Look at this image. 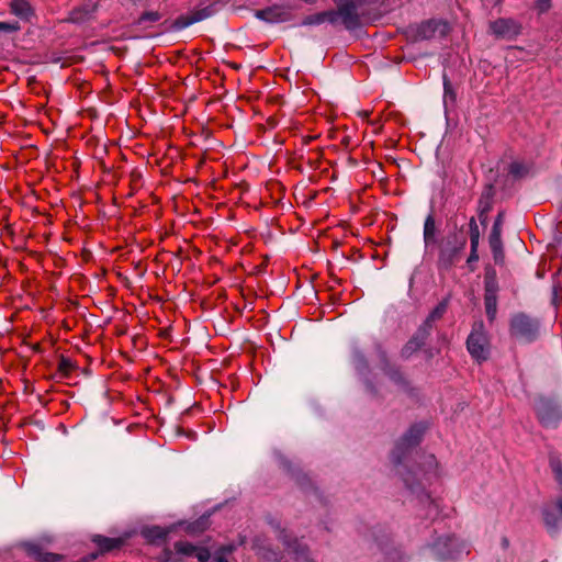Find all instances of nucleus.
<instances>
[{"mask_svg": "<svg viewBox=\"0 0 562 562\" xmlns=\"http://www.w3.org/2000/svg\"><path fill=\"white\" fill-rule=\"evenodd\" d=\"M438 260L437 267L441 271L450 270L461 259L467 245V238L461 232H450L437 243Z\"/></svg>", "mask_w": 562, "mask_h": 562, "instance_id": "1", "label": "nucleus"}, {"mask_svg": "<svg viewBox=\"0 0 562 562\" xmlns=\"http://www.w3.org/2000/svg\"><path fill=\"white\" fill-rule=\"evenodd\" d=\"M467 348L471 357L477 362L487 360L490 356V341L482 321L473 324L467 339Z\"/></svg>", "mask_w": 562, "mask_h": 562, "instance_id": "2", "label": "nucleus"}, {"mask_svg": "<svg viewBox=\"0 0 562 562\" xmlns=\"http://www.w3.org/2000/svg\"><path fill=\"white\" fill-rule=\"evenodd\" d=\"M447 24L436 20H428L419 24L409 25L406 29V37L413 42L426 41L436 36L437 33L445 34Z\"/></svg>", "mask_w": 562, "mask_h": 562, "instance_id": "3", "label": "nucleus"}, {"mask_svg": "<svg viewBox=\"0 0 562 562\" xmlns=\"http://www.w3.org/2000/svg\"><path fill=\"white\" fill-rule=\"evenodd\" d=\"M510 333L516 338L531 341L537 336L538 323L527 315L518 314L512 319Z\"/></svg>", "mask_w": 562, "mask_h": 562, "instance_id": "4", "label": "nucleus"}, {"mask_svg": "<svg viewBox=\"0 0 562 562\" xmlns=\"http://www.w3.org/2000/svg\"><path fill=\"white\" fill-rule=\"evenodd\" d=\"M537 417L544 427H555L562 417L560 407L551 400L540 398L536 406Z\"/></svg>", "mask_w": 562, "mask_h": 562, "instance_id": "5", "label": "nucleus"}, {"mask_svg": "<svg viewBox=\"0 0 562 562\" xmlns=\"http://www.w3.org/2000/svg\"><path fill=\"white\" fill-rule=\"evenodd\" d=\"M490 31L496 38L514 40L521 32V25L514 19L499 18L490 23Z\"/></svg>", "mask_w": 562, "mask_h": 562, "instance_id": "6", "label": "nucleus"}, {"mask_svg": "<svg viewBox=\"0 0 562 562\" xmlns=\"http://www.w3.org/2000/svg\"><path fill=\"white\" fill-rule=\"evenodd\" d=\"M339 2L340 22L347 30H356L360 26V18L357 5L352 0H335Z\"/></svg>", "mask_w": 562, "mask_h": 562, "instance_id": "7", "label": "nucleus"}, {"mask_svg": "<svg viewBox=\"0 0 562 562\" xmlns=\"http://www.w3.org/2000/svg\"><path fill=\"white\" fill-rule=\"evenodd\" d=\"M213 9L211 7H205L199 10H194L186 15H180L176 20H173L169 26L172 31L183 30L193 23L203 21L210 18L213 14Z\"/></svg>", "mask_w": 562, "mask_h": 562, "instance_id": "8", "label": "nucleus"}, {"mask_svg": "<svg viewBox=\"0 0 562 562\" xmlns=\"http://www.w3.org/2000/svg\"><path fill=\"white\" fill-rule=\"evenodd\" d=\"M255 16L268 23H281L291 19V11L288 7L276 4L262 10H257Z\"/></svg>", "mask_w": 562, "mask_h": 562, "instance_id": "9", "label": "nucleus"}, {"mask_svg": "<svg viewBox=\"0 0 562 562\" xmlns=\"http://www.w3.org/2000/svg\"><path fill=\"white\" fill-rule=\"evenodd\" d=\"M175 550L180 554L194 555L198 562H205L211 558V553L206 548L195 547L187 541L176 542Z\"/></svg>", "mask_w": 562, "mask_h": 562, "instance_id": "10", "label": "nucleus"}, {"mask_svg": "<svg viewBox=\"0 0 562 562\" xmlns=\"http://www.w3.org/2000/svg\"><path fill=\"white\" fill-rule=\"evenodd\" d=\"M503 223V213H498L495 223L492 228V233L490 236V246L494 252L495 261H498V258L502 256V241H501V226Z\"/></svg>", "mask_w": 562, "mask_h": 562, "instance_id": "11", "label": "nucleus"}, {"mask_svg": "<svg viewBox=\"0 0 562 562\" xmlns=\"http://www.w3.org/2000/svg\"><path fill=\"white\" fill-rule=\"evenodd\" d=\"M424 429L420 426L411 427L396 446V451H403L416 446L420 441Z\"/></svg>", "mask_w": 562, "mask_h": 562, "instance_id": "12", "label": "nucleus"}, {"mask_svg": "<svg viewBox=\"0 0 562 562\" xmlns=\"http://www.w3.org/2000/svg\"><path fill=\"white\" fill-rule=\"evenodd\" d=\"M10 10L22 20H30L33 15V9L27 0H12Z\"/></svg>", "mask_w": 562, "mask_h": 562, "instance_id": "13", "label": "nucleus"}, {"mask_svg": "<svg viewBox=\"0 0 562 562\" xmlns=\"http://www.w3.org/2000/svg\"><path fill=\"white\" fill-rule=\"evenodd\" d=\"M161 18L162 15L158 11H146L135 20L134 24L142 29H149L155 23L159 22Z\"/></svg>", "mask_w": 562, "mask_h": 562, "instance_id": "14", "label": "nucleus"}, {"mask_svg": "<svg viewBox=\"0 0 562 562\" xmlns=\"http://www.w3.org/2000/svg\"><path fill=\"white\" fill-rule=\"evenodd\" d=\"M436 235V222L432 214H429L424 223V241L426 246L437 243Z\"/></svg>", "mask_w": 562, "mask_h": 562, "instance_id": "15", "label": "nucleus"}, {"mask_svg": "<svg viewBox=\"0 0 562 562\" xmlns=\"http://www.w3.org/2000/svg\"><path fill=\"white\" fill-rule=\"evenodd\" d=\"M543 522L549 532H555L559 527V517L554 513V510L550 507H544L542 509Z\"/></svg>", "mask_w": 562, "mask_h": 562, "instance_id": "16", "label": "nucleus"}, {"mask_svg": "<svg viewBox=\"0 0 562 562\" xmlns=\"http://www.w3.org/2000/svg\"><path fill=\"white\" fill-rule=\"evenodd\" d=\"M484 304L487 318L493 322L497 312V295L484 294Z\"/></svg>", "mask_w": 562, "mask_h": 562, "instance_id": "17", "label": "nucleus"}, {"mask_svg": "<svg viewBox=\"0 0 562 562\" xmlns=\"http://www.w3.org/2000/svg\"><path fill=\"white\" fill-rule=\"evenodd\" d=\"M93 541L99 546L102 551H110L121 544V540L106 538L102 536L94 537Z\"/></svg>", "mask_w": 562, "mask_h": 562, "instance_id": "18", "label": "nucleus"}, {"mask_svg": "<svg viewBox=\"0 0 562 562\" xmlns=\"http://www.w3.org/2000/svg\"><path fill=\"white\" fill-rule=\"evenodd\" d=\"M447 310V304L445 302L439 303L429 314L427 317L425 324L427 326H431V323L436 322L437 319L441 318Z\"/></svg>", "mask_w": 562, "mask_h": 562, "instance_id": "19", "label": "nucleus"}, {"mask_svg": "<svg viewBox=\"0 0 562 562\" xmlns=\"http://www.w3.org/2000/svg\"><path fill=\"white\" fill-rule=\"evenodd\" d=\"M469 227H470L471 248H477L479 240H480V231H479V226H477L474 217H471V220L469 222Z\"/></svg>", "mask_w": 562, "mask_h": 562, "instance_id": "20", "label": "nucleus"}, {"mask_svg": "<svg viewBox=\"0 0 562 562\" xmlns=\"http://www.w3.org/2000/svg\"><path fill=\"white\" fill-rule=\"evenodd\" d=\"M492 209L490 195H482L479 201V216L483 222L486 218V214Z\"/></svg>", "mask_w": 562, "mask_h": 562, "instance_id": "21", "label": "nucleus"}, {"mask_svg": "<svg viewBox=\"0 0 562 562\" xmlns=\"http://www.w3.org/2000/svg\"><path fill=\"white\" fill-rule=\"evenodd\" d=\"M423 340H420L419 338L415 337L413 339H411L406 345L405 347L403 348L402 350V355L404 357H409L413 352H415L416 350H418L422 346H423Z\"/></svg>", "mask_w": 562, "mask_h": 562, "instance_id": "22", "label": "nucleus"}, {"mask_svg": "<svg viewBox=\"0 0 562 562\" xmlns=\"http://www.w3.org/2000/svg\"><path fill=\"white\" fill-rule=\"evenodd\" d=\"M145 536L151 541L158 539L164 540L167 537V531L160 527H153L145 531Z\"/></svg>", "mask_w": 562, "mask_h": 562, "instance_id": "23", "label": "nucleus"}, {"mask_svg": "<svg viewBox=\"0 0 562 562\" xmlns=\"http://www.w3.org/2000/svg\"><path fill=\"white\" fill-rule=\"evenodd\" d=\"M324 16L325 15L323 14V12H318V13H314V14L307 15L302 21V24L303 25H319V24H323V23H325Z\"/></svg>", "mask_w": 562, "mask_h": 562, "instance_id": "24", "label": "nucleus"}, {"mask_svg": "<svg viewBox=\"0 0 562 562\" xmlns=\"http://www.w3.org/2000/svg\"><path fill=\"white\" fill-rule=\"evenodd\" d=\"M72 369H74L72 362L69 359L61 357L58 362V371L64 376H67L71 372Z\"/></svg>", "mask_w": 562, "mask_h": 562, "instance_id": "25", "label": "nucleus"}, {"mask_svg": "<svg viewBox=\"0 0 562 562\" xmlns=\"http://www.w3.org/2000/svg\"><path fill=\"white\" fill-rule=\"evenodd\" d=\"M323 14L325 15L324 16L325 22L336 24L340 21L339 8L337 10L324 11Z\"/></svg>", "mask_w": 562, "mask_h": 562, "instance_id": "26", "label": "nucleus"}, {"mask_svg": "<svg viewBox=\"0 0 562 562\" xmlns=\"http://www.w3.org/2000/svg\"><path fill=\"white\" fill-rule=\"evenodd\" d=\"M509 172L515 177H522L527 173V168L520 162H513Z\"/></svg>", "mask_w": 562, "mask_h": 562, "instance_id": "27", "label": "nucleus"}, {"mask_svg": "<svg viewBox=\"0 0 562 562\" xmlns=\"http://www.w3.org/2000/svg\"><path fill=\"white\" fill-rule=\"evenodd\" d=\"M551 8V0H536V9L538 12L544 13Z\"/></svg>", "mask_w": 562, "mask_h": 562, "instance_id": "28", "label": "nucleus"}, {"mask_svg": "<svg viewBox=\"0 0 562 562\" xmlns=\"http://www.w3.org/2000/svg\"><path fill=\"white\" fill-rule=\"evenodd\" d=\"M19 30V25L15 23L0 22V32L11 33Z\"/></svg>", "mask_w": 562, "mask_h": 562, "instance_id": "29", "label": "nucleus"}, {"mask_svg": "<svg viewBox=\"0 0 562 562\" xmlns=\"http://www.w3.org/2000/svg\"><path fill=\"white\" fill-rule=\"evenodd\" d=\"M37 558L42 562H57L59 560V557L54 553H40Z\"/></svg>", "mask_w": 562, "mask_h": 562, "instance_id": "30", "label": "nucleus"}, {"mask_svg": "<svg viewBox=\"0 0 562 562\" xmlns=\"http://www.w3.org/2000/svg\"><path fill=\"white\" fill-rule=\"evenodd\" d=\"M494 294L497 295V285L494 280H486L485 281V294Z\"/></svg>", "mask_w": 562, "mask_h": 562, "instance_id": "31", "label": "nucleus"}, {"mask_svg": "<svg viewBox=\"0 0 562 562\" xmlns=\"http://www.w3.org/2000/svg\"><path fill=\"white\" fill-rule=\"evenodd\" d=\"M477 260H479L477 248H471V252L468 258V263H471V262H474Z\"/></svg>", "mask_w": 562, "mask_h": 562, "instance_id": "32", "label": "nucleus"}, {"mask_svg": "<svg viewBox=\"0 0 562 562\" xmlns=\"http://www.w3.org/2000/svg\"><path fill=\"white\" fill-rule=\"evenodd\" d=\"M443 87H445L446 95L450 94L451 97H453V92H452V89H451L450 81L446 77L443 79Z\"/></svg>", "mask_w": 562, "mask_h": 562, "instance_id": "33", "label": "nucleus"}, {"mask_svg": "<svg viewBox=\"0 0 562 562\" xmlns=\"http://www.w3.org/2000/svg\"><path fill=\"white\" fill-rule=\"evenodd\" d=\"M501 544L504 549H507L509 547V540L506 537H503L501 540Z\"/></svg>", "mask_w": 562, "mask_h": 562, "instance_id": "34", "label": "nucleus"}, {"mask_svg": "<svg viewBox=\"0 0 562 562\" xmlns=\"http://www.w3.org/2000/svg\"><path fill=\"white\" fill-rule=\"evenodd\" d=\"M171 554H172L171 551L166 550L165 551V559L162 560V562H169Z\"/></svg>", "mask_w": 562, "mask_h": 562, "instance_id": "35", "label": "nucleus"}, {"mask_svg": "<svg viewBox=\"0 0 562 562\" xmlns=\"http://www.w3.org/2000/svg\"><path fill=\"white\" fill-rule=\"evenodd\" d=\"M215 562H227L223 555H218L215 558Z\"/></svg>", "mask_w": 562, "mask_h": 562, "instance_id": "36", "label": "nucleus"}, {"mask_svg": "<svg viewBox=\"0 0 562 562\" xmlns=\"http://www.w3.org/2000/svg\"><path fill=\"white\" fill-rule=\"evenodd\" d=\"M447 541L452 543L454 541V539L453 538H447Z\"/></svg>", "mask_w": 562, "mask_h": 562, "instance_id": "37", "label": "nucleus"}, {"mask_svg": "<svg viewBox=\"0 0 562 562\" xmlns=\"http://www.w3.org/2000/svg\"><path fill=\"white\" fill-rule=\"evenodd\" d=\"M395 460H396V462H398V463L401 462V458H400V457H397V456L395 457Z\"/></svg>", "mask_w": 562, "mask_h": 562, "instance_id": "38", "label": "nucleus"}]
</instances>
